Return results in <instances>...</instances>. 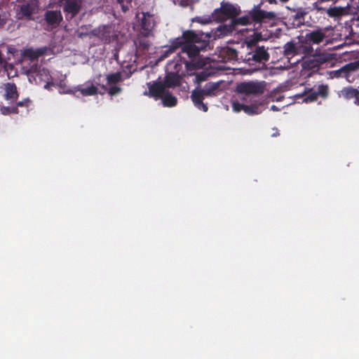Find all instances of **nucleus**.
I'll list each match as a JSON object with an SVG mask.
<instances>
[{"mask_svg": "<svg viewBox=\"0 0 359 359\" xmlns=\"http://www.w3.org/2000/svg\"><path fill=\"white\" fill-rule=\"evenodd\" d=\"M205 41H201V37L192 31L185 32L182 37L177 38L170 46L169 51L173 52L181 47L182 52L186 53L189 57L198 55L200 50L206 46Z\"/></svg>", "mask_w": 359, "mask_h": 359, "instance_id": "1", "label": "nucleus"}, {"mask_svg": "<svg viewBox=\"0 0 359 359\" xmlns=\"http://www.w3.org/2000/svg\"><path fill=\"white\" fill-rule=\"evenodd\" d=\"M266 83L265 81H245L236 85V93L241 95L243 100L248 97H257L262 95L266 90Z\"/></svg>", "mask_w": 359, "mask_h": 359, "instance_id": "2", "label": "nucleus"}, {"mask_svg": "<svg viewBox=\"0 0 359 359\" xmlns=\"http://www.w3.org/2000/svg\"><path fill=\"white\" fill-rule=\"evenodd\" d=\"M147 95L146 92L144 93ZM148 95L155 98H161L163 101V105L165 107H174L177 104V98L169 93V92L165 89V86L161 83H154L149 84V93Z\"/></svg>", "mask_w": 359, "mask_h": 359, "instance_id": "3", "label": "nucleus"}, {"mask_svg": "<svg viewBox=\"0 0 359 359\" xmlns=\"http://www.w3.org/2000/svg\"><path fill=\"white\" fill-rule=\"evenodd\" d=\"M241 13V8L229 2H222L220 8H217L214 12L216 20L224 21L226 18H234Z\"/></svg>", "mask_w": 359, "mask_h": 359, "instance_id": "4", "label": "nucleus"}, {"mask_svg": "<svg viewBox=\"0 0 359 359\" xmlns=\"http://www.w3.org/2000/svg\"><path fill=\"white\" fill-rule=\"evenodd\" d=\"M312 51V47L305 46L302 42L295 43L290 41L284 46V54L287 56L301 53L306 55L310 54Z\"/></svg>", "mask_w": 359, "mask_h": 359, "instance_id": "5", "label": "nucleus"}, {"mask_svg": "<svg viewBox=\"0 0 359 359\" xmlns=\"http://www.w3.org/2000/svg\"><path fill=\"white\" fill-rule=\"evenodd\" d=\"M251 20L257 23L266 22L267 20H273L276 18L273 12H267L263 11L259 6H255L249 13Z\"/></svg>", "mask_w": 359, "mask_h": 359, "instance_id": "6", "label": "nucleus"}, {"mask_svg": "<svg viewBox=\"0 0 359 359\" xmlns=\"http://www.w3.org/2000/svg\"><path fill=\"white\" fill-rule=\"evenodd\" d=\"M328 30V27L326 28H318L312 30L307 33L305 36V41L312 44H320L327 37L326 32Z\"/></svg>", "mask_w": 359, "mask_h": 359, "instance_id": "7", "label": "nucleus"}, {"mask_svg": "<svg viewBox=\"0 0 359 359\" xmlns=\"http://www.w3.org/2000/svg\"><path fill=\"white\" fill-rule=\"evenodd\" d=\"M36 4L35 0H22L19 1L18 7L20 8L21 15L20 17H29L36 8Z\"/></svg>", "mask_w": 359, "mask_h": 359, "instance_id": "8", "label": "nucleus"}, {"mask_svg": "<svg viewBox=\"0 0 359 359\" xmlns=\"http://www.w3.org/2000/svg\"><path fill=\"white\" fill-rule=\"evenodd\" d=\"M313 57V60L304 62L302 64L303 67H315L329 60L328 55L324 53H316Z\"/></svg>", "mask_w": 359, "mask_h": 359, "instance_id": "9", "label": "nucleus"}, {"mask_svg": "<svg viewBox=\"0 0 359 359\" xmlns=\"http://www.w3.org/2000/svg\"><path fill=\"white\" fill-rule=\"evenodd\" d=\"M339 97L346 100H351L354 99V101L358 100L359 96V90L351 86L346 87L342 88L339 92Z\"/></svg>", "mask_w": 359, "mask_h": 359, "instance_id": "10", "label": "nucleus"}, {"mask_svg": "<svg viewBox=\"0 0 359 359\" xmlns=\"http://www.w3.org/2000/svg\"><path fill=\"white\" fill-rule=\"evenodd\" d=\"M205 96L202 90H194L191 93V100L195 105L203 111H208V107L203 102V97Z\"/></svg>", "mask_w": 359, "mask_h": 359, "instance_id": "11", "label": "nucleus"}, {"mask_svg": "<svg viewBox=\"0 0 359 359\" xmlns=\"http://www.w3.org/2000/svg\"><path fill=\"white\" fill-rule=\"evenodd\" d=\"M80 10V3L77 0H67L64 6V11L71 14V17L75 16Z\"/></svg>", "mask_w": 359, "mask_h": 359, "instance_id": "12", "label": "nucleus"}, {"mask_svg": "<svg viewBox=\"0 0 359 359\" xmlns=\"http://www.w3.org/2000/svg\"><path fill=\"white\" fill-rule=\"evenodd\" d=\"M45 18L47 22L52 25H57L62 19L60 11H49L46 13Z\"/></svg>", "mask_w": 359, "mask_h": 359, "instance_id": "13", "label": "nucleus"}, {"mask_svg": "<svg viewBox=\"0 0 359 359\" xmlns=\"http://www.w3.org/2000/svg\"><path fill=\"white\" fill-rule=\"evenodd\" d=\"M253 58L258 62L267 61L269 58V54L264 46H258L255 50Z\"/></svg>", "mask_w": 359, "mask_h": 359, "instance_id": "14", "label": "nucleus"}, {"mask_svg": "<svg viewBox=\"0 0 359 359\" xmlns=\"http://www.w3.org/2000/svg\"><path fill=\"white\" fill-rule=\"evenodd\" d=\"M359 68V61H356L354 62H351L349 64L346 65L337 71V74L339 76H347L348 74L351 72H353Z\"/></svg>", "mask_w": 359, "mask_h": 359, "instance_id": "15", "label": "nucleus"}, {"mask_svg": "<svg viewBox=\"0 0 359 359\" xmlns=\"http://www.w3.org/2000/svg\"><path fill=\"white\" fill-rule=\"evenodd\" d=\"M5 92L6 99H10L13 100H17L18 97V93L16 86L14 83H8L5 84Z\"/></svg>", "mask_w": 359, "mask_h": 359, "instance_id": "16", "label": "nucleus"}, {"mask_svg": "<svg viewBox=\"0 0 359 359\" xmlns=\"http://www.w3.org/2000/svg\"><path fill=\"white\" fill-rule=\"evenodd\" d=\"M154 20L151 15L148 13H144L142 19V28L147 31H151L154 27Z\"/></svg>", "mask_w": 359, "mask_h": 359, "instance_id": "17", "label": "nucleus"}, {"mask_svg": "<svg viewBox=\"0 0 359 359\" xmlns=\"http://www.w3.org/2000/svg\"><path fill=\"white\" fill-rule=\"evenodd\" d=\"M160 83L165 86V89L167 88H172L178 85L179 78L175 74H168L165 77L163 83Z\"/></svg>", "mask_w": 359, "mask_h": 359, "instance_id": "18", "label": "nucleus"}, {"mask_svg": "<svg viewBox=\"0 0 359 359\" xmlns=\"http://www.w3.org/2000/svg\"><path fill=\"white\" fill-rule=\"evenodd\" d=\"M41 55V53L39 50L28 49V50H26L23 53L22 57H23V60L27 59L31 61H34V60H36L38 59V57H39V55Z\"/></svg>", "mask_w": 359, "mask_h": 359, "instance_id": "19", "label": "nucleus"}, {"mask_svg": "<svg viewBox=\"0 0 359 359\" xmlns=\"http://www.w3.org/2000/svg\"><path fill=\"white\" fill-rule=\"evenodd\" d=\"M77 90L79 91L84 96H89L97 94V88L93 84H91L90 86L86 88H78Z\"/></svg>", "mask_w": 359, "mask_h": 359, "instance_id": "20", "label": "nucleus"}, {"mask_svg": "<svg viewBox=\"0 0 359 359\" xmlns=\"http://www.w3.org/2000/svg\"><path fill=\"white\" fill-rule=\"evenodd\" d=\"M218 87L219 84L217 83H208L202 90L205 95H211L218 88Z\"/></svg>", "mask_w": 359, "mask_h": 359, "instance_id": "21", "label": "nucleus"}, {"mask_svg": "<svg viewBox=\"0 0 359 359\" xmlns=\"http://www.w3.org/2000/svg\"><path fill=\"white\" fill-rule=\"evenodd\" d=\"M251 18L250 15H244L241 18H233L232 23L234 25H248L250 24Z\"/></svg>", "mask_w": 359, "mask_h": 359, "instance_id": "22", "label": "nucleus"}, {"mask_svg": "<svg viewBox=\"0 0 359 359\" xmlns=\"http://www.w3.org/2000/svg\"><path fill=\"white\" fill-rule=\"evenodd\" d=\"M344 8L341 7L330 8L327 10V13L330 17H338L343 14Z\"/></svg>", "mask_w": 359, "mask_h": 359, "instance_id": "23", "label": "nucleus"}, {"mask_svg": "<svg viewBox=\"0 0 359 359\" xmlns=\"http://www.w3.org/2000/svg\"><path fill=\"white\" fill-rule=\"evenodd\" d=\"M243 111L250 115L252 114H257L260 111L259 110V107L256 104H251V105H244Z\"/></svg>", "mask_w": 359, "mask_h": 359, "instance_id": "24", "label": "nucleus"}, {"mask_svg": "<svg viewBox=\"0 0 359 359\" xmlns=\"http://www.w3.org/2000/svg\"><path fill=\"white\" fill-rule=\"evenodd\" d=\"M121 79V74L120 72H116L114 74H108L107 76V80L108 83H116L120 81Z\"/></svg>", "mask_w": 359, "mask_h": 359, "instance_id": "25", "label": "nucleus"}, {"mask_svg": "<svg viewBox=\"0 0 359 359\" xmlns=\"http://www.w3.org/2000/svg\"><path fill=\"white\" fill-rule=\"evenodd\" d=\"M318 96L322 97H326L328 95V86L325 85H320L318 86V92H316Z\"/></svg>", "mask_w": 359, "mask_h": 359, "instance_id": "26", "label": "nucleus"}, {"mask_svg": "<svg viewBox=\"0 0 359 359\" xmlns=\"http://www.w3.org/2000/svg\"><path fill=\"white\" fill-rule=\"evenodd\" d=\"M260 40H262V34L260 33H256L254 34L253 37L249 40L248 44L249 46L254 45Z\"/></svg>", "mask_w": 359, "mask_h": 359, "instance_id": "27", "label": "nucleus"}, {"mask_svg": "<svg viewBox=\"0 0 359 359\" xmlns=\"http://www.w3.org/2000/svg\"><path fill=\"white\" fill-rule=\"evenodd\" d=\"M244 105L243 104H241L239 102H233L232 103V108H233V110L235 111V112H239L241 111H243V108H244Z\"/></svg>", "mask_w": 359, "mask_h": 359, "instance_id": "28", "label": "nucleus"}, {"mask_svg": "<svg viewBox=\"0 0 359 359\" xmlns=\"http://www.w3.org/2000/svg\"><path fill=\"white\" fill-rule=\"evenodd\" d=\"M121 91V88L118 86H112L108 90V93L111 95H114L119 93Z\"/></svg>", "mask_w": 359, "mask_h": 359, "instance_id": "29", "label": "nucleus"}, {"mask_svg": "<svg viewBox=\"0 0 359 359\" xmlns=\"http://www.w3.org/2000/svg\"><path fill=\"white\" fill-rule=\"evenodd\" d=\"M318 97V94L316 92L311 93L306 97V100L309 102H313L316 100Z\"/></svg>", "mask_w": 359, "mask_h": 359, "instance_id": "30", "label": "nucleus"}, {"mask_svg": "<svg viewBox=\"0 0 359 359\" xmlns=\"http://www.w3.org/2000/svg\"><path fill=\"white\" fill-rule=\"evenodd\" d=\"M206 79V76L205 74H197L196 76V82L200 83L203 81H205Z\"/></svg>", "mask_w": 359, "mask_h": 359, "instance_id": "31", "label": "nucleus"}, {"mask_svg": "<svg viewBox=\"0 0 359 359\" xmlns=\"http://www.w3.org/2000/svg\"><path fill=\"white\" fill-rule=\"evenodd\" d=\"M218 31L223 32V30L229 31V29L226 26H220L218 27Z\"/></svg>", "mask_w": 359, "mask_h": 359, "instance_id": "32", "label": "nucleus"}, {"mask_svg": "<svg viewBox=\"0 0 359 359\" xmlns=\"http://www.w3.org/2000/svg\"><path fill=\"white\" fill-rule=\"evenodd\" d=\"M278 135V133L276 130H273V133L271 134V137H276Z\"/></svg>", "mask_w": 359, "mask_h": 359, "instance_id": "33", "label": "nucleus"}, {"mask_svg": "<svg viewBox=\"0 0 359 359\" xmlns=\"http://www.w3.org/2000/svg\"><path fill=\"white\" fill-rule=\"evenodd\" d=\"M267 1L271 4H277L276 0H267Z\"/></svg>", "mask_w": 359, "mask_h": 359, "instance_id": "34", "label": "nucleus"}, {"mask_svg": "<svg viewBox=\"0 0 359 359\" xmlns=\"http://www.w3.org/2000/svg\"><path fill=\"white\" fill-rule=\"evenodd\" d=\"M271 109L273 111H278V107L276 106H275V105L271 106Z\"/></svg>", "mask_w": 359, "mask_h": 359, "instance_id": "35", "label": "nucleus"}, {"mask_svg": "<svg viewBox=\"0 0 359 359\" xmlns=\"http://www.w3.org/2000/svg\"><path fill=\"white\" fill-rule=\"evenodd\" d=\"M354 103H355L356 105H359V96H358V100H355V101H354Z\"/></svg>", "mask_w": 359, "mask_h": 359, "instance_id": "36", "label": "nucleus"}, {"mask_svg": "<svg viewBox=\"0 0 359 359\" xmlns=\"http://www.w3.org/2000/svg\"><path fill=\"white\" fill-rule=\"evenodd\" d=\"M11 112H13V113H17V112H18L17 109H16V108H13V109H12Z\"/></svg>", "mask_w": 359, "mask_h": 359, "instance_id": "37", "label": "nucleus"}, {"mask_svg": "<svg viewBox=\"0 0 359 359\" xmlns=\"http://www.w3.org/2000/svg\"><path fill=\"white\" fill-rule=\"evenodd\" d=\"M314 6L316 8L317 10L320 11V8L318 7L316 4H314Z\"/></svg>", "mask_w": 359, "mask_h": 359, "instance_id": "38", "label": "nucleus"}, {"mask_svg": "<svg viewBox=\"0 0 359 359\" xmlns=\"http://www.w3.org/2000/svg\"><path fill=\"white\" fill-rule=\"evenodd\" d=\"M18 106H22V102H18Z\"/></svg>", "mask_w": 359, "mask_h": 359, "instance_id": "39", "label": "nucleus"}, {"mask_svg": "<svg viewBox=\"0 0 359 359\" xmlns=\"http://www.w3.org/2000/svg\"><path fill=\"white\" fill-rule=\"evenodd\" d=\"M280 1H282V2H283V3H285V2L288 1L289 0H280Z\"/></svg>", "mask_w": 359, "mask_h": 359, "instance_id": "40", "label": "nucleus"}, {"mask_svg": "<svg viewBox=\"0 0 359 359\" xmlns=\"http://www.w3.org/2000/svg\"><path fill=\"white\" fill-rule=\"evenodd\" d=\"M117 1L120 4H121L123 2V0H117Z\"/></svg>", "mask_w": 359, "mask_h": 359, "instance_id": "41", "label": "nucleus"}]
</instances>
